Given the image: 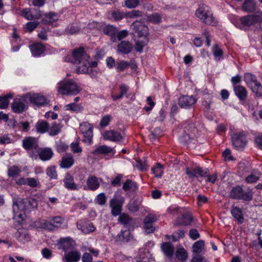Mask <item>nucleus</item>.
<instances>
[{"mask_svg":"<svg viewBox=\"0 0 262 262\" xmlns=\"http://www.w3.org/2000/svg\"><path fill=\"white\" fill-rule=\"evenodd\" d=\"M116 31V28L111 25H107L105 26L103 30L104 34L111 36H115Z\"/></svg>","mask_w":262,"mask_h":262,"instance_id":"53","label":"nucleus"},{"mask_svg":"<svg viewBox=\"0 0 262 262\" xmlns=\"http://www.w3.org/2000/svg\"><path fill=\"white\" fill-rule=\"evenodd\" d=\"M129 232L128 230L122 231L118 235L119 240L124 242H127L129 239Z\"/></svg>","mask_w":262,"mask_h":262,"instance_id":"60","label":"nucleus"},{"mask_svg":"<svg viewBox=\"0 0 262 262\" xmlns=\"http://www.w3.org/2000/svg\"><path fill=\"white\" fill-rule=\"evenodd\" d=\"M192 222V216L189 214H183L181 217H178L174 223V226H187Z\"/></svg>","mask_w":262,"mask_h":262,"instance_id":"28","label":"nucleus"},{"mask_svg":"<svg viewBox=\"0 0 262 262\" xmlns=\"http://www.w3.org/2000/svg\"><path fill=\"white\" fill-rule=\"evenodd\" d=\"M39 24L38 21H30L26 24V28L28 31L31 32L38 26Z\"/></svg>","mask_w":262,"mask_h":262,"instance_id":"57","label":"nucleus"},{"mask_svg":"<svg viewBox=\"0 0 262 262\" xmlns=\"http://www.w3.org/2000/svg\"><path fill=\"white\" fill-rule=\"evenodd\" d=\"M27 205L29 208V210L31 209H36L38 206L37 201L33 198H30L26 200Z\"/></svg>","mask_w":262,"mask_h":262,"instance_id":"62","label":"nucleus"},{"mask_svg":"<svg viewBox=\"0 0 262 262\" xmlns=\"http://www.w3.org/2000/svg\"><path fill=\"white\" fill-rule=\"evenodd\" d=\"M23 147L26 150L34 149L36 152L39 148L38 140L37 138L32 137H28L23 140Z\"/></svg>","mask_w":262,"mask_h":262,"instance_id":"14","label":"nucleus"},{"mask_svg":"<svg viewBox=\"0 0 262 262\" xmlns=\"http://www.w3.org/2000/svg\"><path fill=\"white\" fill-rule=\"evenodd\" d=\"M196 101L192 96H183L179 98V104L181 107L187 108L195 104Z\"/></svg>","mask_w":262,"mask_h":262,"instance_id":"23","label":"nucleus"},{"mask_svg":"<svg viewBox=\"0 0 262 262\" xmlns=\"http://www.w3.org/2000/svg\"><path fill=\"white\" fill-rule=\"evenodd\" d=\"M69 146L64 142H60L56 144V148L58 152H63L66 151Z\"/></svg>","mask_w":262,"mask_h":262,"instance_id":"61","label":"nucleus"},{"mask_svg":"<svg viewBox=\"0 0 262 262\" xmlns=\"http://www.w3.org/2000/svg\"><path fill=\"white\" fill-rule=\"evenodd\" d=\"M231 141L234 148L238 151L243 150L248 143L246 135L243 132L233 133Z\"/></svg>","mask_w":262,"mask_h":262,"instance_id":"6","label":"nucleus"},{"mask_svg":"<svg viewBox=\"0 0 262 262\" xmlns=\"http://www.w3.org/2000/svg\"><path fill=\"white\" fill-rule=\"evenodd\" d=\"M103 137L105 140H109L112 142L120 141L122 138L121 134L115 130L105 131L103 134Z\"/></svg>","mask_w":262,"mask_h":262,"instance_id":"18","label":"nucleus"},{"mask_svg":"<svg viewBox=\"0 0 262 262\" xmlns=\"http://www.w3.org/2000/svg\"><path fill=\"white\" fill-rule=\"evenodd\" d=\"M146 101L149 106H144L143 110L146 112H149L152 109L153 107L155 105V103L152 101V98L150 96L147 97Z\"/></svg>","mask_w":262,"mask_h":262,"instance_id":"63","label":"nucleus"},{"mask_svg":"<svg viewBox=\"0 0 262 262\" xmlns=\"http://www.w3.org/2000/svg\"><path fill=\"white\" fill-rule=\"evenodd\" d=\"M152 173L157 178H161L163 172L162 169V166L159 163H157L155 167L152 168Z\"/></svg>","mask_w":262,"mask_h":262,"instance_id":"54","label":"nucleus"},{"mask_svg":"<svg viewBox=\"0 0 262 262\" xmlns=\"http://www.w3.org/2000/svg\"><path fill=\"white\" fill-rule=\"evenodd\" d=\"M141 205V202L136 199H132L127 204L128 209L133 212H137L139 210Z\"/></svg>","mask_w":262,"mask_h":262,"instance_id":"35","label":"nucleus"},{"mask_svg":"<svg viewBox=\"0 0 262 262\" xmlns=\"http://www.w3.org/2000/svg\"><path fill=\"white\" fill-rule=\"evenodd\" d=\"M49 124L45 120H39L35 124L36 131L40 134H43L48 131Z\"/></svg>","mask_w":262,"mask_h":262,"instance_id":"31","label":"nucleus"},{"mask_svg":"<svg viewBox=\"0 0 262 262\" xmlns=\"http://www.w3.org/2000/svg\"><path fill=\"white\" fill-rule=\"evenodd\" d=\"M205 244L204 241L200 240L194 243L192 246V251L193 253L199 254L205 250Z\"/></svg>","mask_w":262,"mask_h":262,"instance_id":"38","label":"nucleus"},{"mask_svg":"<svg viewBox=\"0 0 262 262\" xmlns=\"http://www.w3.org/2000/svg\"><path fill=\"white\" fill-rule=\"evenodd\" d=\"M46 174L50 179H56L57 178V173L55 166H51L46 169Z\"/></svg>","mask_w":262,"mask_h":262,"instance_id":"48","label":"nucleus"},{"mask_svg":"<svg viewBox=\"0 0 262 262\" xmlns=\"http://www.w3.org/2000/svg\"><path fill=\"white\" fill-rule=\"evenodd\" d=\"M260 172L257 171L254 173H251L245 179V180L248 183H253L256 182L260 178Z\"/></svg>","mask_w":262,"mask_h":262,"instance_id":"51","label":"nucleus"},{"mask_svg":"<svg viewBox=\"0 0 262 262\" xmlns=\"http://www.w3.org/2000/svg\"><path fill=\"white\" fill-rule=\"evenodd\" d=\"M126 18H135L139 17H142L143 12L138 10H133L131 11L126 12Z\"/></svg>","mask_w":262,"mask_h":262,"instance_id":"50","label":"nucleus"},{"mask_svg":"<svg viewBox=\"0 0 262 262\" xmlns=\"http://www.w3.org/2000/svg\"><path fill=\"white\" fill-rule=\"evenodd\" d=\"M27 101L28 99L26 98L25 95L20 98L15 99L11 104L13 112L15 113L20 114L25 111L27 108Z\"/></svg>","mask_w":262,"mask_h":262,"instance_id":"11","label":"nucleus"},{"mask_svg":"<svg viewBox=\"0 0 262 262\" xmlns=\"http://www.w3.org/2000/svg\"><path fill=\"white\" fill-rule=\"evenodd\" d=\"M162 249L164 254L168 257H171L174 252L173 246L169 243H165L162 246Z\"/></svg>","mask_w":262,"mask_h":262,"instance_id":"36","label":"nucleus"},{"mask_svg":"<svg viewBox=\"0 0 262 262\" xmlns=\"http://www.w3.org/2000/svg\"><path fill=\"white\" fill-rule=\"evenodd\" d=\"M25 97L31 103H33L37 106H40L47 103L46 98L39 94L27 93L25 94Z\"/></svg>","mask_w":262,"mask_h":262,"instance_id":"13","label":"nucleus"},{"mask_svg":"<svg viewBox=\"0 0 262 262\" xmlns=\"http://www.w3.org/2000/svg\"><path fill=\"white\" fill-rule=\"evenodd\" d=\"M132 221L133 219L125 213L120 214L118 218V221L125 226L130 224Z\"/></svg>","mask_w":262,"mask_h":262,"instance_id":"47","label":"nucleus"},{"mask_svg":"<svg viewBox=\"0 0 262 262\" xmlns=\"http://www.w3.org/2000/svg\"><path fill=\"white\" fill-rule=\"evenodd\" d=\"M13 210L16 214L18 213V216L19 217H21L22 214L21 213H19V211H25L29 210L26 200L18 199L15 202H14Z\"/></svg>","mask_w":262,"mask_h":262,"instance_id":"15","label":"nucleus"},{"mask_svg":"<svg viewBox=\"0 0 262 262\" xmlns=\"http://www.w3.org/2000/svg\"><path fill=\"white\" fill-rule=\"evenodd\" d=\"M202 21L208 25H214L216 24L215 18L210 11L207 13V15H204Z\"/></svg>","mask_w":262,"mask_h":262,"instance_id":"43","label":"nucleus"},{"mask_svg":"<svg viewBox=\"0 0 262 262\" xmlns=\"http://www.w3.org/2000/svg\"><path fill=\"white\" fill-rule=\"evenodd\" d=\"M64 186L68 189L75 190H78V187L74 182L73 177L69 173H67L63 180Z\"/></svg>","mask_w":262,"mask_h":262,"instance_id":"25","label":"nucleus"},{"mask_svg":"<svg viewBox=\"0 0 262 262\" xmlns=\"http://www.w3.org/2000/svg\"><path fill=\"white\" fill-rule=\"evenodd\" d=\"M124 202V198L121 195L115 196L111 200L110 206L111 208V213L113 216H117L121 214Z\"/></svg>","mask_w":262,"mask_h":262,"instance_id":"9","label":"nucleus"},{"mask_svg":"<svg viewBox=\"0 0 262 262\" xmlns=\"http://www.w3.org/2000/svg\"><path fill=\"white\" fill-rule=\"evenodd\" d=\"M38 226L39 227L47 229V230H53L54 228V225L52 222L46 220H40L38 222Z\"/></svg>","mask_w":262,"mask_h":262,"instance_id":"42","label":"nucleus"},{"mask_svg":"<svg viewBox=\"0 0 262 262\" xmlns=\"http://www.w3.org/2000/svg\"><path fill=\"white\" fill-rule=\"evenodd\" d=\"M139 0H125V5L128 8H136L139 5Z\"/></svg>","mask_w":262,"mask_h":262,"instance_id":"59","label":"nucleus"},{"mask_svg":"<svg viewBox=\"0 0 262 262\" xmlns=\"http://www.w3.org/2000/svg\"><path fill=\"white\" fill-rule=\"evenodd\" d=\"M74 163V159L71 154H67L63 156L60 161L59 166L62 168H69Z\"/></svg>","mask_w":262,"mask_h":262,"instance_id":"24","label":"nucleus"},{"mask_svg":"<svg viewBox=\"0 0 262 262\" xmlns=\"http://www.w3.org/2000/svg\"><path fill=\"white\" fill-rule=\"evenodd\" d=\"M184 135L181 137L182 142L187 143L189 139H193L196 135L198 130L193 123L184 124L183 125Z\"/></svg>","mask_w":262,"mask_h":262,"instance_id":"10","label":"nucleus"},{"mask_svg":"<svg viewBox=\"0 0 262 262\" xmlns=\"http://www.w3.org/2000/svg\"><path fill=\"white\" fill-rule=\"evenodd\" d=\"M79 129L84 137L82 141L91 144L93 142V125L87 122H84L80 124Z\"/></svg>","mask_w":262,"mask_h":262,"instance_id":"8","label":"nucleus"},{"mask_svg":"<svg viewBox=\"0 0 262 262\" xmlns=\"http://www.w3.org/2000/svg\"><path fill=\"white\" fill-rule=\"evenodd\" d=\"M21 15L28 20L37 19L41 16L40 11L26 8L22 10Z\"/></svg>","mask_w":262,"mask_h":262,"instance_id":"20","label":"nucleus"},{"mask_svg":"<svg viewBox=\"0 0 262 262\" xmlns=\"http://www.w3.org/2000/svg\"><path fill=\"white\" fill-rule=\"evenodd\" d=\"M15 237L20 242L25 243L30 239L29 231L25 228H19L15 233Z\"/></svg>","mask_w":262,"mask_h":262,"instance_id":"21","label":"nucleus"},{"mask_svg":"<svg viewBox=\"0 0 262 262\" xmlns=\"http://www.w3.org/2000/svg\"><path fill=\"white\" fill-rule=\"evenodd\" d=\"M209 9L208 6L205 5H201L195 11V15L200 20H202L205 15H207V13L209 12Z\"/></svg>","mask_w":262,"mask_h":262,"instance_id":"34","label":"nucleus"},{"mask_svg":"<svg viewBox=\"0 0 262 262\" xmlns=\"http://www.w3.org/2000/svg\"><path fill=\"white\" fill-rule=\"evenodd\" d=\"M67 110L71 111L75 113H80L83 110V106L81 104L71 103L66 105Z\"/></svg>","mask_w":262,"mask_h":262,"instance_id":"45","label":"nucleus"},{"mask_svg":"<svg viewBox=\"0 0 262 262\" xmlns=\"http://www.w3.org/2000/svg\"><path fill=\"white\" fill-rule=\"evenodd\" d=\"M54 153L52 149L49 147L38 148L36 152L32 150L29 153L30 157L35 160L38 157L43 161H48L50 160L53 156Z\"/></svg>","mask_w":262,"mask_h":262,"instance_id":"7","label":"nucleus"},{"mask_svg":"<svg viewBox=\"0 0 262 262\" xmlns=\"http://www.w3.org/2000/svg\"><path fill=\"white\" fill-rule=\"evenodd\" d=\"M243 9L246 12H252L255 9L254 0H245L243 4Z\"/></svg>","mask_w":262,"mask_h":262,"instance_id":"39","label":"nucleus"},{"mask_svg":"<svg viewBox=\"0 0 262 262\" xmlns=\"http://www.w3.org/2000/svg\"><path fill=\"white\" fill-rule=\"evenodd\" d=\"M119 89L120 91L119 95H115L112 94V98L114 101L122 98L123 96L125 94L128 90V87L124 84H121L119 86Z\"/></svg>","mask_w":262,"mask_h":262,"instance_id":"41","label":"nucleus"},{"mask_svg":"<svg viewBox=\"0 0 262 262\" xmlns=\"http://www.w3.org/2000/svg\"><path fill=\"white\" fill-rule=\"evenodd\" d=\"M112 119V117L111 115H105L101 118V120L100 122V126L101 127H105L108 125Z\"/></svg>","mask_w":262,"mask_h":262,"instance_id":"58","label":"nucleus"},{"mask_svg":"<svg viewBox=\"0 0 262 262\" xmlns=\"http://www.w3.org/2000/svg\"><path fill=\"white\" fill-rule=\"evenodd\" d=\"M176 256L181 260H185L188 256L187 253L184 248L178 249L176 252Z\"/></svg>","mask_w":262,"mask_h":262,"instance_id":"55","label":"nucleus"},{"mask_svg":"<svg viewBox=\"0 0 262 262\" xmlns=\"http://www.w3.org/2000/svg\"><path fill=\"white\" fill-rule=\"evenodd\" d=\"M250 89L255 94L256 97H262V85L261 83L258 82L252 85Z\"/></svg>","mask_w":262,"mask_h":262,"instance_id":"52","label":"nucleus"},{"mask_svg":"<svg viewBox=\"0 0 262 262\" xmlns=\"http://www.w3.org/2000/svg\"><path fill=\"white\" fill-rule=\"evenodd\" d=\"M72 56L75 64L78 66V71L80 72L87 71L86 66H89L90 56L85 52L83 47L73 50Z\"/></svg>","mask_w":262,"mask_h":262,"instance_id":"2","label":"nucleus"},{"mask_svg":"<svg viewBox=\"0 0 262 262\" xmlns=\"http://www.w3.org/2000/svg\"><path fill=\"white\" fill-rule=\"evenodd\" d=\"M138 188L137 183L129 179H127L125 182L123 183L122 186V189L125 191H130L135 192L138 189Z\"/></svg>","mask_w":262,"mask_h":262,"instance_id":"32","label":"nucleus"},{"mask_svg":"<svg viewBox=\"0 0 262 262\" xmlns=\"http://www.w3.org/2000/svg\"><path fill=\"white\" fill-rule=\"evenodd\" d=\"M233 217L235 219L239 224L244 222V216L242 210L237 207H233L231 210Z\"/></svg>","mask_w":262,"mask_h":262,"instance_id":"33","label":"nucleus"},{"mask_svg":"<svg viewBox=\"0 0 262 262\" xmlns=\"http://www.w3.org/2000/svg\"><path fill=\"white\" fill-rule=\"evenodd\" d=\"M58 15L54 12H49L45 15L42 23L45 25H51L58 19Z\"/></svg>","mask_w":262,"mask_h":262,"instance_id":"30","label":"nucleus"},{"mask_svg":"<svg viewBox=\"0 0 262 262\" xmlns=\"http://www.w3.org/2000/svg\"><path fill=\"white\" fill-rule=\"evenodd\" d=\"M186 173L188 176L189 178L193 179L198 176L205 177L208 170L207 169H203L201 167L197 168H189L187 167L185 170Z\"/></svg>","mask_w":262,"mask_h":262,"instance_id":"16","label":"nucleus"},{"mask_svg":"<svg viewBox=\"0 0 262 262\" xmlns=\"http://www.w3.org/2000/svg\"><path fill=\"white\" fill-rule=\"evenodd\" d=\"M130 30L136 40L135 49L141 52L148 42V28L140 21L136 20L131 24Z\"/></svg>","mask_w":262,"mask_h":262,"instance_id":"1","label":"nucleus"},{"mask_svg":"<svg viewBox=\"0 0 262 262\" xmlns=\"http://www.w3.org/2000/svg\"><path fill=\"white\" fill-rule=\"evenodd\" d=\"M229 197L234 200H241L244 201H251L253 197L252 190L245 191L242 186L237 185L232 188L229 194Z\"/></svg>","mask_w":262,"mask_h":262,"instance_id":"5","label":"nucleus"},{"mask_svg":"<svg viewBox=\"0 0 262 262\" xmlns=\"http://www.w3.org/2000/svg\"><path fill=\"white\" fill-rule=\"evenodd\" d=\"M117 51L122 54H128L133 50V46L128 41H122L117 46Z\"/></svg>","mask_w":262,"mask_h":262,"instance_id":"27","label":"nucleus"},{"mask_svg":"<svg viewBox=\"0 0 262 262\" xmlns=\"http://www.w3.org/2000/svg\"><path fill=\"white\" fill-rule=\"evenodd\" d=\"M81 257L80 253L77 251H71L64 254L63 260L65 262H77Z\"/></svg>","mask_w":262,"mask_h":262,"instance_id":"26","label":"nucleus"},{"mask_svg":"<svg viewBox=\"0 0 262 262\" xmlns=\"http://www.w3.org/2000/svg\"><path fill=\"white\" fill-rule=\"evenodd\" d=\"M29 49L32 55L34 57L40 56L46 50L45 46L39 42L30 45L29 46Z\"/></svg>","mask_w":262,"mask_h":262,"instance_id":"22","label":"nucleus"},{"mask_svg":"<svg viewBox=\"0 0 262 262\" xmlns=\"http://www.w3.org/2000/svg\"><path fill=\"white\" fill-rule=\"evenodd\" d=\"M73 240L70 238L61 239L60 241V245L64 251H66L73 247Z\"/></svg>","mask_w":262,"mask_h":262,"instance_id":"44","label":"nucleus"},{"mask_svg":"<svg viewBox=\"0 0 262 262\" xmlns=\"http://www.w3.org/2000/svg\"><path fill=\"white\" fill-rule=\"evenodd\" d=\"M96 202L100 205H103L106 203V198L104 193H99L96 199Z\"/></svg>","mask_w":262,"mask_h":262,"instance_id":"64","label":"nucleus"},{"mask_svg":"<svg viewBox=\"0 0 262 262\" xmlns=\"http://www.w3.org/2000/svg\"><path fill=\"white\" fill-rule=\"evenodd\" d=\"M234 91L236 96L240 100H245L247 97L248 92L246 89L242 85L234 86Z\"/></svg>","mask_w":262,"mask_h":262,"instance_id":"29","label":"nucleus"},{"mask_svg":"<svg viewBox=\"0 0 262 262\" xmlns=\"http://www.w3.org/2000/svg\"><path fill=\"white\" fill-rule=\"evenodd\" d=\"M21 170L17 166L13 165L8 168V175L10 177L16 178L19 175Z\"/></svg>","mask_w":262,"mask_h":262,"instance_id":"46","label":"nucleus"},{"mask_svg":"<svg viewBox=\"0 0 262 262\" xmlns=\"http://www.w3.org/2000/svg\"><path fill=\"white\" fill-rule=\"evenodd\" d=\"M244 80L247 85L250 88L258 82L256 76L251 73H246L244 75Z\"/></svg>","mask_w":262,"mask_h":262,"instance_id":"37","label":"nucleus"},{"mask_svg":"<svg viewBox=\"0 0 262 262\" xmlns=\"http://www.w3.org/2000/svg\"><path fill=\"white\" fill-rule=\"evenodd\" d=\"M77 227L84 234H89L96 230V228L94 227L93 224L90 221L85 219L78 221L77 223Z\"/></svg>","mask_w":262,"mask_h":262,"instance_id":"12","label":"nucleus"},{"mask_svg":"<svg viewBox=\"0 0 262 262\" xmlns=\"http://www.w3.org/2000/svg\"><path fill=\"white\" fill-rule=\"evenodd\" d=\"M61 131V126L59 124L56 122H54L49 132V135L51 136H55L60 133Z\"/></svg>","mask_w":262,"mask_h":262,"instance_id":"49","label":"nucleus"},{"mask_svg":"<svg viewBox=\"0 0 262 262\" xmlns=\"http://www.w3.org/2000/svg\"><path fill=\"white\" fill-rule=\"evenodd\" d=\"M111 16L114 20L118 21L124 18H126V13L119 10H116L111 12Z\"/></svg>","mask_w":262,"mask_h":262,"instance_id":"40","label":"nucleus"},{"mask_svg":"<svg viewBox=\"0 0 262 262\" xmlns=\"http://www.w3.org/2000/svg\"><path fill=\"white\" fill-rule=\"evenodd\" d=\"M101 180V179L94 175L89 176L86 180V186L88 189L92 191L97 190L100 186Z\"/></svg>","mask_w":262,"mask_h":262,"instance_id":"19","label":"nucleus"},{"mask_svg":"<svg viewBox=\"0 0 262 262\" xmlns=\"http://www.w3.org/2000/svg\"><path fill=\"white\" fill-rule=\"evenodd\" d=\"M147 18L149 21L154 24L159 23L161 20V16L157 13L149 15Z\"/></svg>","mask_w":262,"mask_h":262,"instance_id":"56","label":"nucleus"},{"mask_svg":"<svg viewBox=\"0 0 262 262\" xmlns=\"http://www.w3.org/2000/svg\"><path fill=\"white\" fill-rule=\"evenodd\" d=\"M115 153V151L113 148L105 145L99 146L91 152L92 155L96 156L100 155H107L110 154L114 155Z\"/></svg>","mask_w":262,"mask_h":262,"instance_id":"17","label":"nucleus"},{"mask_svg":"<svg viewBox=\"0 0 262 262\" xmlns=\"http://www.w3.org/2000/svg\"><path fill=\"white\" fill-rule=\"evenodd\" d=\"M81 88L72 80L61 81L58 83V92L62 95H75Z\"/></svg>","mask_w":262,"mask_h":262,"instance_id":"4","label":"nucleus"},{"mask_svg":"<svg viewBox=\"0 0 262 262\" xmlns=\"http://www.w3.org/2000/svg\"><path fill=\"white\" fill-rule=\"evenodd\" d=\"M239 20L244 27L253 26L262 30V11H258L252 14L242 16Z\"/></svg>","mask_w":262,"mask_h":262,"instance_id":"3","label":"nucleus"}]
</instances>
